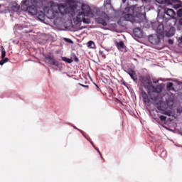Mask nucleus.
I'll return each mask as SVG.
<instances>
[{"instance_id": "obj_1", "label": "nucleus", "mask_w": 182, "mask_h": 182, "mask_svg": "<svg viewBox=\"0 0 182 182\" xmlns=\"http://www.w3.org/2000/svg\"><path fill=\"white\" fill-rule=\"evenodd\" d=\"M139 82L144 85L145 89H147V93L151 100L156 102V100L159 99V93H161V92H163V85L159 84L157 85H153L150 78L141 75L139 76Z\"/></svg>"}, {"instance_id": "obj_2", "label": "nucleus", "mask_w": 182, "mask_h": 182, "mask_svg": "<svg viewBox=\"0 0 182 182\" xmlns=\"http://www.w3.org/2000/svg\"><path fill=\"white\" fill-rule=\"evenodd\" d=\"M42 6L41 0H23L21 4V11H28L31 15H38V10Z\"/></svg>"}, {"instance_id": "obj_3", "label": "nucleus", "mask_w": 182, "mask_h": 182, "mask_svg": "<svg viewBox=\"0 0 182 182\" xmlns=\"http://www.w3.org/2000/svg\"><path fill=\"white\" fill-rule=\"evenodd\" d=\"M124 19L129 22H136V18H139L141 14V8L136 6H132L131 7H126L124 9Z\"/></svg>"}, {"instance_id": "obj_4", "label": "nucleus", "mask_w": 182, "mask_h": 182, "mask_svg": "<svg viewBox=\"0 0 182 182\" xmlns=\"http://www.w3.org/2000/svg\"><path fill=\"white\" fill-rule=\"evenodd\" d=\"M55 9L57 10V13L61 14V15H70V16H75V9L72 6H68L66 4H58L55 3Z\"/></svg>"}, {"instance_id": "obj_5", "label": "nucleus", "mask_w": 182, "mask_h": 182, "mask_svg": "<svg viewBox=\"0 0 182 182\" xmlns=\"http://www.w3.org/2000/svg\"><path fill=\"white\" fill-rule=\"evenodd\" d=\"M49 5L50 9L47 11V18H48V19H55V18H56L58 16V11L55 8V2L50 1Z\"/></svg>"}, {"instance_id": "obj_6", "label": "nucleus", "mask_w": 182, "mask_h": 182, "mask_svg": "<svg viewBox=\"0 0 182 182\" xmlns=\"http://www.w3.org/2000/svg\"><path fill=\"white\" fill-rule=\"evenodd\" d=\"M102 17H98L95 19L97 23H100L102 25V26H107V22L106 21H109L110 17H109L106 13L102 14Z\"/></svg>"}, {"instance_id": "obj_7", "label": "nucleus", "mask_w": 182, "mask_h": 182, "mask_svg": "<svg viewBox=\"0 0 182 182\" xmlns=\"http://www.w3.org/2000/svg\"><path fill=\"white\" fill-rule=\"evenodd\" d=\"M82 14H85L86 16H88L89 18H93V13H92V11L90 10V7L86 4L82 5Z\"/></svg>"}, {"instance_id": "obj_8", "label": "nucleus", "mask_w": 182, "mask_h": 182, "mask_svg": "<svg viewBox=\"0 0 182 182\" xmlns=\"http://www.w3.org/2000/svg\"><path fill=\"white\" fill-rule=\"evenodd\" d=\"M85 16H86L85 13H82V11L79 12L76 18H74V23H75V25H79V23L83 21Z\"/></svg>"}, {"instance_id": "obj_9", "label": "nucleus", "mask_w": 182, "mask_h": 182, "mask_svg": "<svg viewBox=\"0 0 182 182\" xmlns=\"http://www.w3.org/2000/svg\"><path fill=\"white\" fill-rule=\"evenodd\" d=\"M164 14L166 15H168L169 18H174V15H176V12L174 11V10L168 8L164 9Z\"/></svg>"}, {"instance_id": "obj_10", "label": "nucleus", "mask_w": 182, "mask_h": 182, "mask_svg": "<svg viewBox=\"0 0 182 182\" xmlns=\"http://www.w3.org/2000/svg\"><path fill=\"white\" fill-rule=\"evenodd\" d=\"M141 97L145 105H149L150 103V99H149V95L145 91H141Z\"/></svg>"}, {"instance_id": "obj_11", "label": "nucleus", "mask_w": 182, "mask_h": 182, "mask_svg": "<svg viewBox=\"0 0 182 182\" xmlns=\"http://www.w3.org/2000/svg\"><path fill=\"white\" fill-rule=\"evenodd\" d=\"M156 32L158 35L163 36L164 35V26L163 24H159L157 27Z\"/></svg>"}, {"instance_id": "obj_12", "label": "nucleus", "mask_w": 182, "mask_h": 182, "mask_svg": "<svg viewBox=\"0 0 182 182\" xmlns=\"http://www.w3.org/2000/svg\"><path fill=\"white\" fill-rule=\"evenodd\" d=\"M128 75L132 77L134 82H137V75H136V72L133 70L128 71Z\"/></svg>"}, {"instance_id": "obj_13", "label": "nucleus", "mask_w": 182, "mask_h": 182, "mask_svg": "<svg viewBox=\"0 0 182 182\" xmlns=\"http://www.w3.org/2000/svg\"><path fill=\"white\" fill-rule=\"evenodd\" d=\"M158 110H161V114H166V116H171V112L170 111H164L163 107L161 105H158L157 106Z\"/></svg>"}, {"instance_id": "obj_14", "label": "nucleus", "mask_w": 182, "mask_h": 182, "mask_svg": "<svg viewBox=\"0 0 182 182\" xmlns=\"http://www.w3.org/2000/svg\"><path fill=\"white\" fill-rule=\"evenodd\" d=\"M115 45L119 50H122V49H124V48H126V46H124V43L123 41L116 42Z\"/></svg>"}, {"instance_id": "obj_15", "label": "nucleus", "mask_w": 182, "mask_h": 182, "mask_svg": "<svg viewBox=\"0 0 182 182\" xmlns=\"http://www.w3.org/2000/svg\"><path fill=\"white\" fill-rule=\"evenodd\" d=\"M176 32V30H174L173 27H171L168 32L166 33V36L168 38H171V36H174V33Z\"/></svg>"}, {"instance_id": "obj_16", "label": "nucleus", "mask_w": 182, "mask_h": 182, "mask_svg": "<svg viewBox=\"0 0 182 182\" xmlns=\"http://www.w3.org/2000/svg\"><path fill=\"white\" fill-rule=\"evenodd\" d=\"M134 35L136 38H140L141 36V30H140V28H134Z\"/></svg>"}, {"instance_id": "obj_17", "label": "nucleus", "mask_w": 182, "mask_h": 182, "mask_svg": "<svg viewBox=\"0 0 182 182\" xmlns=\"http://www.w3.org/2000/svg\"><path fill=\"white\" fill-rule=\"evenodd\" d=\"M1 59H5V56H6V51L3 46H1Z\"/></svg>"}, {"instance_id": "obj_18", "label": "nucleus", "mask_w": 182, "mask_h": 182, "mask_svg": "<svg viewBox=\"0 0 182 182\" xmlns=\"http://www.w3.org/2000/svg\"><path fill=\"white\" fill-rule=\"evenodd\" d=\"M46 59L52 65V63L55 60V57L53 55H48Z\"/></svg>"}, {"instance_id": "obj_19", "label": "nucleus", "mask_w": 182, "mask_h": 182, "mask_svg": "<svg viewBox=\"0 0 182 182\" xmlns=\"http://www.w3.org/2000/svg\"><path fill=\"white\" fill-rule=\"evenodd\" d=\"M61 60H63V62H66L67 63H73V60H72L70 58H68L66 57H62Z\"/></svg>"}, {"instance_id": "obj_20", "label": "nucleus", "mask_w": 182, "mask_h": 182, "mask_svg": "<svg viewBox=\"0 0 182 182\" xmlns=\"http://www.w3.org/2000/svg\"><path fill=\"white\" fill-rule=\"evenodd\" d=\"M171 5L173 6V8H174V9H178L179 8H181V4L177 2L173 3Z\"/></svg>"}, {"instance_id": "obj_21", "label": "nucleus", "mask_w": 182, "mask_h": 182, "mask_svg": "<svg viewBox=\"0 0 182 182\" xmlns=\"http://www.w3.org/2000/svg\"><path fill=\"white\" fill-rule=\"evenodd\" d=\"M173 82H168L166 85L167 89H169V90H174V87H173Z\"/></svg>"}, {"instance_id": "obj_22", "label": "nucleus", "mask_w": 182, "mask_h": 182, "mask_svg": "<svg viewBox=\"0 0 182 182\" xmlns=\"http://www.w3.org/2000/svg\"><path fill=\"white\" fill-rule=\"evenodd\" d=\"M7 62H9V59L8 58H2V60H0V65L2 66L4 63H6Z\"/></svg>"}, {"instance_id": "obj_23", "label": "nucleus", "mask_w": 182, "mask_h": 182, "mask_svg": "<svg viewBox=\"0 0 182 182\" xmlns=\"http://www.w3.org/2000/svg\"><path fill=\"white\" fill-rule=\"evenodd\" d=\"M158 4H168V0H156Z\"/></svg>"}, {"instance_id": "obj_24", "label": "nucleus", "mask_w": 182, "mask_h": 182, "mask_svg": "<svg viewBox=\"0 0 182 182\" xmlns=\"http://www.w3.org/2000/svg\"><path fill=\"white\" fill-rule=\"evenodd\" d=\"M176 2H178V0H168V5H173V4H176Z\"/></svg>"}, {"instance_id": "obj_25", "label": "nucleus", "mask_w": 182, "mask_h": 182, "mask_svg": "<svg viewBox=\"0 0 182 182\" xmlns=\"http://www.w3.org/2000/svg\"><path fill=\"white\" fill-rule=\"evenodd\" d=\"M167 156V151H162L161 153V157L164 158Z\"/></svg>"}, {"instance_id": "obj_26", "label": "nucleus", "mask_w": 182, "mask_h": 182, "mask_svg": "<svg viewBox=\"0 0 182 182\" xmlns=\"http://www.w3.org/2000/svg\"><path fill=\"white\" fill-rule=\"evenodd\" d=\"M51 65H53V66H59V61L54 60L53 61V63H51Z\"/></svg>"}, {"instance_id": "obj_27", "label": "nucleus", "mask_w": 182, "mask_h": 182, "mask_svg": "<svg viewBox=\"0 0 182 182\" xmlns=\"http://www.w3.org/2000/svg\"><path fill=\"white\" fill-rule=\"evenodd\" d=\"M159 119L161 122H166V120L167 119V117L164 115H160Z\"/></svg>"}, {"instance_id": "obj_28", "label": "nucleus", "mask_w": 182, "mask_h": 182, "mask_svg": "<svg viewBox=\"0 0 182 182\" xmlns=\"http://www.w3.org/2000/svg\"><path fill=\"white\" fill-rule=\"evenodd\" d=\"M82 22L84 23H87V24H89V23H90V20L89 19V18H85L84 17V19L82 20Z\"/></svg>"}, {"instance_id": "obj_29", "label": "nucleus", "mask_w": 182, "mask_h": 182, "mask_svg": "<svg viewBox=\"0 0 182 182\" xmlns=\"http://www.w3.org/2000/svg\"><path fill=\"white\" fill-rule=\"evenodd\" d=\"M93 45H95V42H93V41H89V42L87 43V46H88V48H93V47H92Z\"/></svg>"}, {"instance_id": "obj_30", "label": "nucleus", "mask_w": 182, "mask_h": 182, "mask_svg": "<svg viewBox=\"0 0 182 182\" xmlns=\"http://www.w3.org/2000/svg\"><path fill=\"white\" fill-rule=\"evenodd\" d=\"M177 15H178V16L179 18H181V16H182V9L178 10V11H177Z\"/></svg>"}, {"instance_id": "obj_31", "label": "nucleus", "mask_w": 182, "mask_h": 182, "mask_svg": "<svg viewBox=\"0 0 182 182\" xmlns=\"http://www.w3.org/2000/svg\"><path fill=\"white\" fill-rule=\"evenodd\" d=\"M94 149H95V150H97V151L101 156V159H103V156H102V153H100V151L97 148H96V146H95Z\"/></svg>"}, {"instance_id": "obj_32", "label": "nucleus", "mask_w": 182, "mask_h": 182, "mask_svg": "<svg viewBox=\"0 0 182 182\" xmlns=\"http://www.w3.org/2000/svg\"><path fill=\"white\" fill-rule=\"evenodd\" d=\"M41 14H40V15L38 16V18H39V19L43 18V12H41Z\"/></svg>"}, {"instance_id": "obj_33", "label": "nucleus", "mask_w": 182, "mask_h": 182, "mask_svg": "<svg viewBox=\"0 0 182 182\" xmlns=\"http://www.w3.org/2000/svg\"><path fill=\"white\" fill-rule=\"evenodd\" d=\"M168 43H169V45H173V43H174V41L173 40H171V39H169L168 41Z\"/></svg>"}, {"instance_id": "obj_34", "label": "nucleus", "mask_w": 182, "mask_h": 182, "mask_svg": "<svg viewBox=\"0 0 182 182\" xmlns=\"http://www.w3.org/2000/svg\"><path fill=\"white\" fill-rule=\"evenodd\" d=\"M74 60L75 62H79V58H77V56L76 55L74 56Z\"/></svg>"}, {"instance_id": "obj_35", "label": "nucleus", "mask_w": 182, "mask_h": 182, "mask_svg": "<svg viewBox=\"0 0 182 182\" xmlns=\"http://www.w3.org/2000/svg\"><path fill=\"white\" fill-rule=\"evenodd\" d=\"M178 43H182V36L178 39Z\"/></svg>"}, {"instance_id": "obj_36", "label": "nucleus", "mask_w": 182, "mask_h": 182, "mask_svg": "<svg viewBox=\"0 0 182 182\" xmlns=\"http://www.w3.org/2000/svg\"><path fill=\"white\" fill-rule=\"evenodd\" d=\"M67 42H68L69 43H73V41L69 38L66 39Z\"/></svg>"}, {"instance_id": "obj_37", "label": "nucleus", "mask_w": 182, "mask_h": 182, "mask_svg": "<svg viewBox=\"0 0 182 182\" xmlns=\"http://www.w3.org/2000/svg\"><path fill=\"white\" fill-rule=\"evenodd\" d=\"M14 8L18 11L19 9V6H18V4H15Z\"/></svg>"}, {"instance_id": "obj_38", "label": "nucleus", "mask_w": 182, "mask_h": 182, "mask_svg": "<svg viewBox=\"0 0 182 182\" xmlns=\"http://www.w3.org/2000/svg\"><path fill=\"white\" fill-rule=\"evenodd\" d=\"M122 85H124V86H127V83L125 82H122Z\"/></svg>"}, {"instance_id": "obj_39", "label": "nucleus", "mask_w": 182, "mask_h": 182, "mask_svg": "<svg viewBox=\"0 0 182 182\" xmlns=\"http://www.w3.org/2000/svg\"><path fill=\"white\" fill-rule=\"evenodd\" d=\"M90 143L92 144V146H93V147L95 148V144H93V141H90Z\"/></svg>"}, {"instance_id": "obj_40", "label": "nucleus", "mask_w": 182, "mask_h": 182, "mask_svg": "<svg viewBox=\"0 0 182 182\" xmlns=\"http://www.w3.org/2000/svg\"><path fill=\"white\" fill-rule=\"evenodd\" d=\"M123 4L126 2V0H122Z\"/></svg>"}, {"instance_id": "obj_41", "label": "nucleus", "mask_w": 182, "mask_h": 182, "mask_svg": "<svg viewBox=\"0 0 182 182\" xmlns=\"http://www.w3.org/2000/svg\"><path fill=\"white\" fill-rule=\"evenodd\" d=\"M81 86H82V87H85V85H82V84H81Z\"/></svg>"}, {"instance_id": "obj_42", "label": "nucleus", "mask_w": 182, "mask_h": 182, "mask_svg": "<svg viewBox=\"0 0 182 182\" xmlns=\"http://www.w3.org/2000/svg\"><path fill=\"white\" fill-rule=\"evenodd\" d=\"M96 85V87H97V89H99V86L97 85Z\"/></svg>"}, {"instance_id": "obj_43", "label": "nucleus", "mask_w": 182, "mask_h": 182, "mask_svg": "<svg viewBox=\"0 0 182 182\" xmlns=\"http://www.w3.org/2000/svg\"><path fill=\"white\" fill-rule=\"evenodd\" d=\"M85 87H89V85H85Z\"/></svg>"}]
</instances>
